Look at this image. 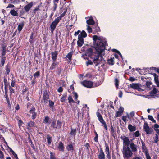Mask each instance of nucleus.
Returning a JSON list of instances; mask_svg holds the SVG:
<instances>
[{
    "instance_id": "nucleus-27",
    "label": "nucleus",
    "mask_w": 159,
    "mask_h": 159,
    "mask_svg": "<svg viewBox=\"0 0 159 159\" xmlns=\"http://www.w3.org/2000/svg\"><path fill=\"white\" fill-rule=\"evenodd\" d=\"M86 22L88 25H93L95 23L92 17H90L89 19L87 20L86 21Z\"/></svg>"
},
{
    "instance_id": "nucleus-47",
    "label": "nucleus",
    "mask_w": 159,
    "mask_h": 159,
    "mask_svg": "<svg viewBox=\"0 0 159 159\" xmlns=\"http://www.w3.org/2000/svg\"><path fill=\"white\" fill-rule=\"evenodd\" d=\"M56 122L55 120H53L52 122V124H51V126L53 128L57 129V127L56 125Z\"/></svg>"
},
{
    "instance_id": "nucleus-29",
    "label": "nucleus",
    "mask_w": 159,
    "mask_h": 159,
    "mask_svg": "<svg viewBox=\"0 0 159 159\" xmlns=\"http://www.w3.org/2000/svg\"><path fill=\"white\" fill-rule=\"evenodd\" d=\"M74 51L72 50L71 52L68 53L66 56V57L68 58L70 61H71L72 57Z\"/></svg>"
},
{
    "instance_id": "nucleus-63",
    "label": "nucleus",
    "mask_w": 159,
    "mask_h": 159,
    "mask_svg": "<svg viewBox=\"0 0 159 159\" xmlns=\"http://www.w3.org/2000/svg\"><path fill=\"white\" fill-rule=\"evenodd\" d=\"M18 123L19 126L20 127V126H22V124L23 123V122L22 120H18Z\"/></svg>"
},
{
    "instance_id": "nucleus-59",
    "label": "nucleus",
    "mask_w": 159,
    "mask_h": 159,
    "mask_svg": "<svg viewBox=\"0 0 159 159\" xmlns=\"http://www.w3.org/2000/svg\"><path fill=\"white\" fill-rule=\"evenodd\" d=\"M140 134L139 131H136L134 133V136L135 137H138L140 136Z\"/></svg>"
},
{
    "instance_id": "nucleus-28",
    "label": "nucleus",
    "mask_w": 159,
    "mask_h": 159,
    "mask_svg": "<svg viewBox=\"0 0 159 159\" xmlns=\"http://www.w3.org/2000/svg\"><path fill=\"white\" fill-rule=\"evenodd\" d=\"M153 75L154 77V81L157 87H159V81L158 80V76L155 73L153 74Z\"/></svg>"
},
{
    "instance_id": "nucleus-6",
    "label": "nucleus",
    "mask_w": 159,
    "mask_h": 159,
    "mask_svg": "<svg viewBox=\"0 0 159 159\" xmlns=\"http://www.w3.org/2000/svg\"><path fill=\"white\" fill-rule=\"evenodd\" d=\"M81 84L85 87L87 88H91L93 86V82L91 81L84 80L81 82Z\"/></svg>"
},
{
    "instance_id": "nucleus-38",
    "label": "nucleus",
    "mask_w": 159,
    "mask_h": 159,
    "mask_svg": "<svg viewBox=\"0 0 159 159\" xmlns=\"http://www.w3.org/2000/svg\"><path fill=\"white\" fill-rule=\"evenodd\" d=\"M6 59V57H2L1 60V66H3L4 65Z\"/></svg>"
},
{
    "instance_id": "nucleus-8",
    "label": "nucleus",
    "mask_w": 159,
    "mask_h": 159,
    "mask_svg": "<svg viewBox=\"0 0 159 159\" xmlns=\"http://www.w3.org/2000/svg\"><path fill=\"white\" fill-rule=\"evenodd\" d=\"M60 20L57 18L55 19L54 21L52 23L50 26L51 32H53L54 30L56 27V26L59 22Z\"/></svg>"
},
{
    "instance_id": "nucleus-15",
    "label": "nucleus",
    "mask_w": 159,
    "mask_h": 159,
    "mask_svg": "<svg viewBox=\"0 0 159 159\" xmlns=\"http://www.w3.org/2000/svg\"><path fill=\"white\" fill-rule=\"evenodd\" d=\"M36 126L35 123L34 121H30L27 124V129L29 130L31 129V128L34 127Z\"/></svg>"
},
{
    "instance_id": "nucleus-25",
    "label": "nucleus",
    "mask_w": 159,
    "mask_h": 159,
    "mask_svg": "<svg viewBox=\"0 0 159 159\" xmlns=\"http://www.w3.org/2000/svg\"><path fill=\"white\" fill-rule=\"evenodd\" d=\"M128 128L129 130L131 132L134 131L136 130L135 126H132V125L130 124H129L128 125Z\"/></svg>"
},
{
    "instance_id": "nucleus-61",
    "label": "nucleus",
    "mask_w": 159,
    "mask_h": 159,
    "mask_svg": "<svg viewBox=\"0 0 159 159\" xmlns=\"http://www.w3.org/2000/svg\"><path fill=\"white\" fill-rule=\"evenodd\" d=\"M145 155L146 159H151V157L150 156L149 153H146V154H145Z\"/></svg>"
},
{
    "instance_id": "nucleus-2",
    "label": "nucleus",
    "mask_w": 159,
    "mask_h": 159,
    "mask_svg": "<svg viewBox=\"0 0 159 159\" xmlns=\"http://www.w3.org/2000/svg\"><path fill=\"white\" fill-rule=\"evenodd\" d=\"M106 46H108V44L106 39L102 36L100 37V62L103 63L106 62L104 52Z\"/></svg>"
},
{
    "instance_id": "nucleus-55",
    "label": "nucleus",
    "mask_w": 159,
    "mask_h": 159,
    "mask_svg": "<svg viewBox=\"0 0 159 159\" xmlns=\"http://www.w3.org/2000/svg\"><path fill=\"white\" fill-rule=\"evenodd\" d=\"M87 30L88 32L89 33H90L92 32V28L88 25H87Z\"/></svg>"
},
{
    "instance_id": "nucleus-24",
    "label": "nucleus",
    "mask_w": 159,
    "mask_h": 159,
    "mask_svg": "<svg viewBox=\"0 0 159 159\" xmlns=\"http://www.w3.org/2000/svg\"><path fill=\"white\" fill-rule=\"evenodd\" d=\"M4 89L5 91H8V86H9V83H8L6 78H4Z\"/></svg>"
},
{
    "instance_id": "nucleus-17",
    "label": "nucleus",
    "mask_w": 159,
    "mask_h": 159,
    "mask_svg": "<svg viewBox=\"0 0 159 159\" xmlns=\"http://www.w3.org/2000/svg\"><path fill=\"white\" fill-rule=\"evenodd\" d=\"M77 45L78 47H81L84 44V39L78 37Z\"/></svg>"
},
{
    "instance_id": "nucleus-50",
    "label": "nucleus",
    "mask_w": 159,
    "mask_h": 159,
    "mask_svg": "<svg viewBox=\"0 0 159 159\" xmlns=\"http://www.w3.org/2000/svg\"><path fill=\"white\" fill-rule=\"evenodd\" d=\"M40 7V5H38L37 7H36L33 11L34 14L35 15L36 14V12L40 10L39 8Z\"/></svg>"
},
{
    "instance_id": "nucleus-9",
    "label": "nucleus",
    "mask_w": 159,
    "mask_h": 159,
    "mask_svg": "<svg viewBox=\"0 0 159 159\" xmlns=\"http://www.w3.org/2000/svg\"><path fill=\"white\" fill-rule=\"evenodd\" d=\"M121 139L123 141V143L126 146H129L130 144V141L129 138L125 135L121 136L120 137Z\"/></svg>"
},
{
    "instance_id": "nucleus-11",
    "label": "nucleus",
    "mask_w": 159,
    "mask_h": 159,
    "mask_svg": "<svg viewBox=\"0 0 159 159\" xmlns=\"http://www.w3.org/2000/svg\"><path fill=\"white\" fill-rule=\"evenodd\" d=\"M105 146L106 147L105 152L107 154L106 157L108 159H111V157L108 145L105 143Z\"/></svg>"
},
{
    "instance_id": "nucleus-57",
    "label": "nucleus",
    "mask_w": 159,
    "mask_h": 159,
    "mask_svg": "<svg viewBox=\"0 0 159 159\" xmlns=\"http://www.w3.org/2000/svg\"><path fill=\"white\" fill-rule=\"evenodd\" d=\"M3 152L0 150V158L1 159H5Z\"/></svg>"
},
{
    "instance_id": "nucleus-20",
    "label": "nucleus",
    "mask_w": 159,
    "mask_h": 159,
    "mask_svg": "<svg viewBox=\"0 0 159 159\" xmlns=\"http://www.w3.org/2000/svg\"><path fill=\"white\" fill-rule=\"evenodd\" d=\"M58 148L60 151H64L65 148L64 144L61 141L59 143Z\"/></svg>"
},
{
    "instance_id": "nucleus-53",
    "label": "nucleus",
    "mask_w": 159,
    "mask_h": 159,
    "mask_svg": "<svg viewBox=\"0 0 159 159\" xmlns=\"http://www.w3.org/2000/svg\"><path fill=\"white\" fill-rule=\"evenodd\" d=\"M62 70V68L61 67L58 68L57 69V70L56 71L57 74L58 75H59L61 74Z\"/></svg>"
},
{
    "instance_id": "nucleus-32",
    "label": "nucleus",
    "mask_w": 159,
    "mask_h": 159,
    "mask_svg": "<svg viewBox=\"0 0 159 159\" xmlns=\"http://www.w3.org/2000/svg\"><path fill=\"white\" fill-rule=\"evenodd\" d=\"M24 23L23 22H22L20 24H19L18 26V30L19 31V33H20V31H21L23 28L24 26Z\"/></svg>"
},
{
    "instance_id": "nucleus-45",
    "label": "nucleus",
    "mask_w": 159,
    "mask_h": 159,
    "mask_svg": "<svg viewBox=\"0 0 159 159\" xmlns=\"http://www.w3.org/2000/svg\"><path fill=\"white\" fill-rule=\"evenodd\" d=\"M116 111V113L115 114V115L114 116L115 118H117L118 117H119V116H120L122 114L121 112H120V111Z\"/></svg>"
},
{
    "instance_id": "nucleus-16",
    "label": "nucleus",
    "mask_w": 159,
    "mask_h": 159,
    "mask_svg": "<svg viewBox=\"0 0 159 159\" xmlns=\"http://www.w3.org/2000/svg\"><path fill=\"white\" fill-rule=\"evenodd\" d=\"M51 54L53 61L55 62L58 54L57 51H55L54 52H52Z\"/></svg>"
},
{
    "instance_id": "nucleus-5",
    "label": "nucleus",
    "mask_w": 159,
    "mask_h": 159,
    "mask_svg": "<svg viewBox=\"0 0 159 159\" xmlns=\"http://www.w3.org/2000/svg\"><path fill=\"white\" fill-rule=\"evenodd\" d=\"M35 111L36 109L35 107L34 106H32L29 111V112L32 114L31 118L33 120H34L37 117V113Z\"/></svg>"
},
{
    "instance_id": "nucleus-14",
    "label": "nucleus",
    "mask_w": 159,
    "mask_h": 159,
    "mask_svg": "<svg viewBox=\"0 0 159 159\" xmlns=\"http://www.w3.org/2000/svg\"><path fill=\"white\" fill-rule=\"evenodd\" d=\"M33 5V2H31L26 5L24 7V8L23 9L25 10L26 12L27 13L30 10L32 7Z\"/></svg>"
},
{
    "instance_id": "nucleus-35",
    "label": "nucleus",
    "mask_w": 159,
    "mask_h": 159,
    "mask_svg": "<svg viewBox=\"0 0 159 159\" xmlns=\"http://www.w3.org/2000/svg\"><path fill=\"white\" fill-rule=\"evenodd\" d=\"M57 65V63L56 62L53 61V62L52 63L50 67V70H52L53 69H55Z\"/></svg>"
},
{
    "instance_id": "nucleus-41",
    "label": "nucleus",
    "mask_w": 159,
    "mask_h": 159,
    "mask_svg": "<svg viewBox=\"0 0 159 159\" xmlns=\"http://www.w3.org/2000/svg\"><path fill=\"white\" fill-rule=\"evenodd\" d=\"M25 11L23 8L20 11L19 17L22 18V16L24 14H25Z\"/></svg>"
},
{
    "instance_id": "nucleus-21",
    "label": "nucleus",
    "mask_w": 159,
    "mask_h": 159,
    "mask_svg": "<svg viewBox=\"0 0 159 159\" xmlns=\"http://www.w3.org/2000/svg\"><path fill=\"white\" fill-rule=\"evenodd\" d=\"M87 34L85 31L84 30H82L80 32V34H79L78 37L84 39V38H85L87 36Z\"/></svg>"
},
{
    "instance_id": "nucleus-37",
    "label": "nucleus",
    "mask_w": 159,
    "mask_h": 159,
    "mask_svg": "<svg viewBox=\"0 0 159 159\" xmlns=\"http://www.w3.org/2000/svg\"><path fill=\"white\" fill-rule=\"evenodd\" d=\"M47 139L48 144L49 145L51 144L52 141V137L50 136V135L48 134L47 135Z\"/></svg>"
},
{
    "instance_id": "nucleus-23",
    "label": "nucleus",
    "mask_w": 159,
    "mask_h": 159,
    "mask_svg": "<svg viewBox=\"0 0 159 159\" xmlns=\"http://www.w3.org/2000/svg\"><path fill=\"white\" fill-rule=\"evenodd\" d=\"M59 0H53V7L52 11H55L56 10V9L57 7V4L58 3Z\"/></svg>"
},
{
    "instance_id": "nucleus-36",
    "label": "nucleus",
    "mask_w": 159,
    "mask_h": 159,
    "mask_svg": "<svg viewBox=\"0 0 159 159\" xmlns=\"http://www.w3.org/2000/svg\"><path fill=\"white\" fill-rule=\"evenodd\" d=\"M67 149L68 151H70L73 152L74 150V148L72 144H69L67 145Z\"/></svg>"
},
{
    "instance_id": "nucleus-22",
    "label": "nucleus",
    "mask_w": 159,
    "mask_h": 159,
    "mask_svg": "<svg viewBox=\"0 0 159 159\" xmlns=\"http://www.w3.org/2000/svg\"><path fill=\"white\" fill-rule=\"evenodd\" d=\"M2 50L1 51L2 52L1 54V56L2 57H4L6 53V46L4 44H2Z\"/></svg>"
},
{
    "instance_id": "nucleus-30",
    "label": "nucleus",
    "mask_w": 159,
    "mask_h": 159,
    "mask_svg": "<svg viewBox=\"0 0 159 159\" xmlns=\"http://www.w3.org/2000/svg\"><path fill=\"white\" fill-rule=\"evenodd\" d=\"M5 70H6V74L9 75L10 71V66L8 64L6 66Z\"/></svg>"
},
{
    "instance_id": "nucleus-1",
    "label": "nucleus",
    "mask_w": 159,
    "mask_h": 159,
    "mask_svg": "<svg viewBox=\"0 0 159 159\" xmlns=\"http://www.w3.org/2000/svg\"><path fill=\"white\" fill-rule=\"evenodd\" d=\"M93 45L86 50L85 55L89 57L93 56V62L95 66H98L99 57V36L94 35L93 37Z\"/></svg>"
},
{
    "instance_id": "nucleus-18",
    "label": "nucleus",
    "mask_w": 159,
    "mask_h": 159,
    "mask_svg": "<svg viewBox=\"0 0 159 159\" xmlns=\"http://www.w3.org/2000/svg\"><path fill=\"white\" fill-rule=\"evenodd\" d=\"M77 128L76 127L75 128H73L71 127L70 129L71 131L70 133V134L71 136H73L75 137L76 134V133L77 131Z\"/></svg>"
},
{
    "instance_id": "nucleus-52",
    "label": "nucleus",
    "mask_w": 159,
    "mask_h": 159,
    "mask_svg": "<svg viewBox=\"0 0 159 159\" xmlns=\"http://www.w3.org/2000/svg\"><path fill=\"white\" fill-rule=\"evenodd\" d=\"M48 102H49V107L50 108H53L54 104V102L50 100H49Z\"/></svg>"
},
{
    "instance_id": "nucleus-58",
    "label": "nucleus",
    "mask_w": 159,
    "mask_h": 159,
    "mask_svg": "<svg viewBox=\"0 0 159 159\" xmlns=\"http://www.w3.org/2000/svg\"><path fill=\"white\" fill-rule=\"evenodd\" d=\"M73 94L74 95V96L75 97V100H77L78 97V95L77 93L75 91H73Z\"/></svg>"
},
{
    "instance_id": "nucleus-48",
    "label": "nucleus",
    "mask_w": 159,
    "mask_h": 159,
    "mask_svg": "<svg viewBox=\"0 0 159 159\" xmlns=\"http://www.w3.org/2000/svg\"><path fill=\"white\" fill-rule=\"evenodd\" d=\"M40 7V5H38L37 7H36L33 11L34 14L35 15L36 14V12L40 10L39 8Z\"/></svg>"
},
{
    "instance_id": "nucleus-13",
    "label": "nucleus",
    "mask_w": 159,
    "mask_h": 159,
    "mask_svg": "<svg viewBox=\"0 0 159 159\" xmlns=\"http://www.w3.org/2000/svg\"><path fill=\"white\" fill-rule=\"evenodd\" d=\"M141 144H142V152H144L145 154H146V153H149L148 149L145 146V143L143 140L141 141Z\"/></svg>"
},
{
    "instance_id": "nucleus-44",
    "label": "nucleus",
    "mask_w": 159,
    "mask_h": 159,
    "mask_svg": "<svg viewBox=\"0 0 159 159\" xmlns=\"http://www.w3.org/2000/svg\"><path fill=\"white\" fill-rule=\"evenodd\" d=\"M157 92V89L155 88H154L152 91L150 92L151 94L154 95L156 94Z\"/></svg>"
},
{
    "instance_id": "nucleus-43",
    "label": "nucleus",
    "mask_w": 159,
    "mask_h": 159,
    "mask_svg": "<svg viewBox=\"0 0 159 159\" xmlns=\"http://www.w3.org/2000/svg\"><path fill=\"white\" fill-rule=\"evenodd\" d=\"M33 35L34 33L32 32L31 34L30 35V38L29 39V42L31 44H32L33 43Z\"/></svg>"
},
{
    "instance_id": "nucleus-7",
    "label": "nucleus",
    "mask_w": 159,
    "mask_h": 159,
    "mask_svg": "<svg viewBox=\"0 0 159 159\" xmlns=\"http://www.w3.org/2000/svg\"><path fill=\"white\" fill-rule=\"evenodd\" d=\"M143 129L144 131L146 132L147 134H149L152 133L153 131L152 129H150L148 125L147 122H145L143 125Z\"/></svg>"
},
{
    "instance_id": "nucleus-60",
    "label": "nucleus",
    "mask_w": 159,
    "mask_h": 159,
    "mask_svg": "<svg viewBox=\"0 0 159 159\" xmlns=\"http://www.w3.org/2000/svg\"><path fill=\"white\" fill-rule=\"evenodd\" d=\"M146 84L148 87L150 88V85L152 84V83L150 82L147 81L146 83Z\"/></svg>"
},
{
    "instance_id": "nucleus-64",
    "label": "nucleus",
    "mask_w": 159,
    "mask_h": 159,
    "mask_svg": "<svg viewBox=\"0 0 159 159\" xmlns=\"http://www.w3.org/2000/svg\"><path fill=\"white\" fill-rule=\"evenodd\" d=\"M100 159H105V155L104 154H100Z\"/></svg>"
},
{
    "instance_id": "nucleus-34",
    "label": "nucleus",
    "mask_w": 159,
    "mask_h": 159,
    "mask_svg": "<svg viewBox=\"0 0 159 159\" xmlns=\"http://www.w3.org/2000/svg\"><path fill=\"white\" fill-rule=\"evenodd\" d=\"M10 13L13 16H18V13L14 9L11 10L10 11Z\"/></svg>"
},
{
    "instance_id": "nucleus-46",
    "label": "nucleus",
    "mask_w": 159,
    "mask_h": 159,
    "mask_svg": "<svg viewBox=\"0 0 159 159\" xmlns=\"http://www.w3.org/2000/svg\"><path fill=\"white\" fill-rule=\"evenodd\" d=\"M40 73L39 71H37L34 73L33 75V76L34 79H35L37 77H39L40 76Z\"/></svg>"
},
{
    "instance_id": "nucleus-56",
    "label": "nucleus",
    "mask_w": 159,
    "mask_h": 159,
    "mask_svg": "<svg viewBox=\"0 0 159 159\" xmlns=\"http://www.w3.org/2000/svg\"><path fill=\"white\" fill-rule=\"evenodd\" d=\"M9 89L10 90V95H11L12 93L15 92L14 89L10 86H9Z\"/></svg>"
},
{
    "instance_id": "nucleus-33",
    "label": "nucleus",
    "mask_w": 159,
    "mask_h": 159,
    "mask_svg": "<svg viewBox=\"0 0 159 159\" xmlns=\"http://www.w3.org/2000/svg\"><path fill=\"white\" fill-rule=\"evenodd\" d=\"M139 85L137 84L133 83L132 84H130V87L131 88L137 90L139 87Z\"/></svg>"
},
{
    "instance_id": "nucleus-42",
    "label": "nucleus",
    "mask_w": 159,
    "mask_h": 159,
    "mask_svg": "<svg viewBox=\"0 0 159 159\" xmlns=\"http://www.w3.org/2000/svg\"><path fill=\"white\" fill-rule=\"evenodd\" d=\"M62 123L61 121L58 120L57 121L56 126L57 127V129H60L62 126Z\"/></svg>"
},
{
    "instance_id": "nucleus-31",
    "label": "nucleus",
    "mask_w": 159,
    "mask_h": 159,
    "mask_svg": "<svg viewBox=\"0 0 159 159\" xmlns=\"http://www.w3.org/2000/svg\"><path fill=\"white\" fill-rule=\"evenodd\" d=\"M114 57H111L110 59L107 60V62L109 64L113 65L114 64Z\"/></svg>"
},
{
    "instance_id": "nucleus-39",
    "label": "nucleus",
    "mask_w": 159,
    "mask_h": 159,
    "mask_svg": "<svg viewBox=\"0 0 159 159\" xmlns=\"http://www.w3.org/2000/svg\"><path fill=\"white\" fill-rule=\"evenodd\" d=\"M10 152L12 153L16 159H19L17 154L15 153V152L12 149H11Z\"/></svg>"
},
{
    "instance_id": "nucleus-62",
    "label": "nucleus",
    "mask_w": 159,
    "mask_h": 159,
    "mask_svg": "<svg viewBox=\"0 0 159 159\" xmlns=\"http://www.w3.org/2000/svg\"><path fill=\"white\" fill-rule=\"evenodd\" d=\"M152 69L153 70H154L156 71L157 73H159V68L155 67H152L150 68V69Z\"/></svg>"
},
{
    "instance_id": "nucleus-51",
    "label": "nucleus",
    "mask_w": 159,
    "mask_h": 159,
    "mask_svg": "<svg viewBox=\"0 0 159 159\" xmlns=\"http://www.w3.org/2000/svg\"><path fill=\"white\" fill-rule=\"evenodd\" d=\"M49 120V118L48 116H45L44 119L43 120V122L44 123L47 124L48 123Z\"/></svg>"
},
{
    "instance_id": "nucleus-10",
    "label": "nucleus",
    "mask_w": 159,
    "mask_h": 159,
    "mask_svg": "<svg viewBox=\"0 0 159 159\" xmlns=\"http://www.w3.org/2000/svg\"><path fill=\"white\" fill-rule=\"evenodd\" d=\"M129 148L133 152H136L138 150L137 146L134 143H131L129 145Z\"/></svg>"
},
{
    "instance_id": "nucleus-54",
    "label": "nucleus",
    "mask_w": 159,
    "mask_h": 159,
    "mask_svg": "<svg viewBox=\"0 0 159 159\" xmlns=\"http://www.w3.org/2000/svg\"><path fill=\"white\" fill-rule=\"evenodd\" d=\"M115 86L118 88L119 86V81L118 79L115 78Z\"/></svg>"
},
{
    "instance_id": "nucleus-12",
    "label": "nucleus",
    "mask_w": 159,
    "mask_h": 159,
    "mask_svg": "<svg viewBox=\"0 0 159 159\" xmlns=\"http://www.w3.org/2000/svg\"><path fill=\"white\" fill-rule=\"evenodd\" d=\"M100 121L102 124L101 125L103 126L106 130H107V124L105 121L104 120L102 116L100 114Z\"/></svg>"
},
{
    "instance_id": "nucleus-49",
    "label": "nucleus",
    "mask_w": 159,
    "mask_h": 159,
    "mask_svg": "<svg viewBox=\"0 0 159 159\" xmlns=\"http://www.w3.org/2000/svg\"><path fill=\"white\" fill-rule=\"evenodd\" d=\"M40 7V5H38L37 7H36L33 11L34 14L35 15L36 14V12L40 10L39 8Z\"/></svg>"
},
{
    "instance_id": "nucleus-3",
    "label": "nucleus",
    "mask_w": 159,
    "mask_h": 159,
    "mask_svg": "<svg viewBox=\"0 0 159 159\" xmlns=\"http://www.w3.org/2000/svg\"><path fill=\"white\" fill-rule=\"evenodd\" d=\"M122 154L124 159H129L133 155V152L129 149V146H123Z\"/></svg>"
},
{
    "instance_id": "nucleus-19",
    "label": "nucleus",
    "mask_w": 159,
    "mask_h": 159,
    "mask_svg": "<svg viewBox=\"0 0 159 159\" xmlns=\"http://www.w3.org/2000/svg\"><path fill=\"white\" fill-rule=\"evenodd\" d=\"M62 12H63V13L61 14L60 16L57 17V18L60 20H61L62 18L64 17V16L65 15L66 13L67 12V9L65 8L61 10V13Z\"/></svg>"
},
{
    "instance_id": "nucleus-40",
    "label": "nucleus",
    "mask_w": 159,
    "mask_h": 159,
    "mask_svg": "<svg viewBox=\"0 0 159 159\" xmlns=\"http://www.w3.org/2000/svg\"><path fill=\"white\" fill-rule=\"evenodd\" d=\"M68 100L69 103H74L75 102L74 100L73 99L72 96L71 95H69L68 97Z\"/></svg>"
},
{
    "instance_id": "nucleus-26",
    "label": "nucleus",
    "mask_w": 159,
    "mask_h": 159,
    "mask_svg": "<svg viewBox=\"0 0 159 159\" xmlns=\"http://www.w3.org/2000/svg\"><path fill=\"white\" fill-rule=\"evenodd\" d=\"M67 93H66L63 94L61 98L60 101L61 102H65L67 100Z\"/></svg>"
},
{
    "instance_id": "nucleus-4",
    "label": "nucleus",
    "mask_w": 159,
    "mask_h": 159,
    "mask_svg": "<svg viewBox=\"0 0 159 159\" xmlns=\"http://www.w3.org/2000/svg\"><path fill=\"white\" fill-rule=\"evenodd\" d=\"M50 93L49 90L45 89L43 90V102L44 104H46L49 99V95Z\"/></svg>"
}]
</instances>
